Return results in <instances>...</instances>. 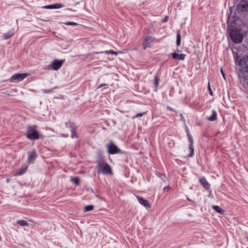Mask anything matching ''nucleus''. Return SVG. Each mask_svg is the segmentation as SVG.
Here are the masks:
<instances>
[{
  "mask_svg": "<svg viewBox=\"0 0 248 248\" xmlns=\"http://www.w3.org/2000/svg\"><path fill=\"white\" fill-rule=\"evenodd\" d=\"M98 172L104 174H110L112 173L111 170L109 166L107 164L104 158L100 157L97 161Z\"/></svg>",
  "mask_w": 248,
  "mask_h": 248,
  "instance_id": "f257e3e1",
  "label": "nucleus"
},
{
  "mask_svg": "<svg viewBox=\"0 0 248 248\" xmlns=\"http://www.w3.org/2000/svg\"><path fill=\"white\" fill-rule=\"evenodd\" d=\"M234 59L235 62H237L240 66V72H248V56H245L239 60L238 55L236 54L234 55Z\"/></svg>",
  "mask_w": 248,
  "mask_h": 248,
  "instance_id": "f03ea898",
  "label": "nucleus"
},
{
  "mask_svg": "<svg viewBox=\"0 0 248 248\" xmlns=\"http://www.w3.org/2000/svg\"><path fill=\"white\" fill-rule=\"evenodd\" d=\"M229 37L234 43H241L244 37L241 32H229Z\"/></svg>",
  "mask_w": 248,
  "mask_h": 248,
  "instance_id": "7ed1b4c3",
  "label": "nucleus"
},
{
  "mask_svg": "<svg viewBox=\"0 0 248 248\" xmlns=\"http://www.w3.org/2000/svg\"><path fill=\"white\" fill-rule=\"evenodd\" d=\"M239 77L243 86L248 90V72H240Z\"/></svg>",
  "mask_w": 248,
  "mask_h": 248,
  "instance_id": "20e7f679",
  "label": "nucleus"
},
{
  "mask_svg": "<svg viewBox=\"0 0 248 248\" xmlns=\"http://www.w3.org/2000/svg\"><path fill=\"white\" fill-rule=\"evenodd\" d=\"M64 62V60H55L51 64L47 65V69L57 71L61 67Z\"/></svg>",
  "mask_w": 248,
  "mask_h": 248,
  "instance_id": "39448f33",
  "label": "nucleus"
},
{
  "mask_svg": "<svg viewBox=\"0 0 248 248\" xmlns=\"http://www.w3.org/2000/svg\"><path fill=\"white\" fill-rule=\"evenodd\" d=\"M28 75V74L27 73L16 74L10 78L9 80L12 82H18L23 80Z\"/></svg>",
  "mask_w": 248,
  "mask_h": 248,
  "instance_id": "423d86ee",
  "label": "nucleus"
},
{
  "mask_svg": "<svg viewBox=\"0 0 248 248\" xmlns=\"http://www.w3.org/2000/svg\"><path fill=\"white\" fill-rule=\"evenodd\" d=\"M27 137L31 140L38 139V134L34 127H29L27 130Z\"/></svg>",
  "mask_w": 248,
  "mask_h": 248,
  "instance_id": "0eeeda50",
  "label": "nucleus"
},
{
  "mask_svg": "<svg viewBox=\"0 0 248 248\" xmlns=\"http://www.w3.org/2000/svg\"><path fill=\"white\" fill-rule=\"evenodd\" d=\"M155 38L151 36H148L145 38L142 44V46L144 49H146L147 47H150L152 46Z\"/></svg>",
  "mask_w": 248,
  "mask_h": 248,
  "instance_id": "6e6552de",
  "label": "nucleus"
},
{
  "mask_svg": "<svg viewBox=\"0 0 248 248\" xmlns=\"http://www.w3.org/2000/svg\"><path fill=\"white\" fill-rule=\"evenodd\" d=\"M237 8L238 10L241 12L248 11V0H242L237 5Z\"/></svg>",
  "mask_w": 248,
  "mask_h": 248,
  "instance_id": "1a4fd4ad",
  "label": "nucleus"
},
{
  "mask_svg": "<svg viewBox=\"0 0 248 248\" xmlns=\"http://www.w3.org/2000/svg\"><path fill=\"white\" fill-rule=\"evenodd\" d=\"M108 151L110 154H114L118 153L119 149L112 142H110L107 145Z\"/></svg>",
  "mask_w": 248,
  "mask_h": 248,
  "instance_id": "9d476101",
  "label": "nucleus"
},
{
  "mask_svg": "<svg viewBox=\"0 0 248 248\" xmlns=\"http://www.w3.org/2000/svg\"><path fill=\"white\" fill-rule=\"evenodd\" d=\"M137 199L140 204L144 206L146 208H149L151 207L150 204L147 200L140 196L137 197Z\"/></svg>",
  "mask_w": 248,
  "mask_h": 248,
  "instance_id": "9b49d317",
  "label": "nucleus"
},
{
  "mask_svg": "<svg viewBox=\"0 0 248 248\" xmlns=\"http://www.w3.org/2000/svg\"><path fill=\"white\" fill-rule=\"evenodd\" d=\"M187 136L189 141L190 142L189 149L190 150V152L188 156L192 157L194 155V149L193 146V140L192 137L189 134H187Z\"/></svg>",
  "mask_w": 248,
  "mask_h": 248,
  "instance_id": "f8f14e48",
  "label": "nucleus"
},
{
  "mask_svg": "<svg viewBox=\"0 0 248 248\" xmlns=\"http://www.w3.org/2000/svg\"><path fill=\"white\" fill-rule=\"evenodd\" d=\"M63 7V5L60 3H55L51 5H48L46 6H44L43 7L45 9H58Z\"/></svg>",
  "mask_w": 248,
  "mask_h": 248,
  "instance_id": "ddd939ff",
  "label": "nucleus"
},
{
  "mask_svg": "<svg viewBox=\"0 0 248 248\" xmlns=\"http://www.w3.org/2000/svg\"><path fill=\"white\" fill-rule=\"evenodd\" d=\"M172 56L174 60H183L185 58L186 55L185 54H178L174 52L172 54Z\"/></svg>",
  "mask_w": 248,
  "mask_h": 248,
  "instance_id": "4468645a",
  "label": "nucleus"
},
{
  "mask_svg": "<svg viewBox=\"0 0 248 248\" xmlns=\"http://www.w3.org/2000/svg\"><path fill=\"white\" fill-rule=\"evenodd\" d=\"M28 161L29 163H32L36 157V154L34 151L29 152Z\"/></svg>",
  "mask_w": 248,
  "mask_h": 248,
  "instance_id": "2eb2a0df",
  "label": "nucleus"
},
{
  "mask_svg": "<svg viewBox=\"0 0 248 248\" xmlns=\"http://www.w3.org/2000/svg\"><path fill=\"white\" fill-rule=\"evenodd\" d=\"M200 183L202 185V186L206 189H208L210 187V185L206 181L204 177H202L199 180Z\"/></svg>",
  "mask_w": 248,
  "mask_h": 248,
  "instance_id": "dca6fc26",
  "label": "nucleus"
},
{
  "mask_svg": "<svg viewBox=\"0 0 248 248\" xmlns=\"http://www.w3.org/2000/svg\"><path fill=\"white\" fill-rule=\"evenodd\" d=\"M217 113L215 110H212V115L206 118V119L209 121H213L217 119Z\"/></svg>",
  "mask_w": 248,
  "mask_h": 248,
  "instance_id": "f3484780",
  "label": "nucleus"
},
{
  "mask_svg": "<svg viewBox=\"0 0 248 248\" xmlns=\"http://www.w3.org/2000/svg\"><path fill=\"white\" fill-rule=\"evenodd\" d=\"M27 169H28V166H27L22 167L21 168V169L19 170V171L16 172V173H15L14 174V175L16 176V175H22L23 174L25 173L26 172Z\"/></svg>",
  "mask_w": 248,
  "mask_h": 248,
  "instance_id": "a211bd4d",
  "label": "nucleus"
},
{
  "mask_svg": "<svg viewBox=\"0 0 248 248\" xmlns=\"http://www.w3.org/2000/svg\"><path fill=\"white\" fill-rule=\"evenodd\" d=\"M212 208L218 213L223 214L224 213V210L217 205L212 206Z\"/></svg>",
  "mask_w": 248,
  "mask_h": 248,
  "instance_id": "6ab92c4d",
  "label": "nucleus"
},
{
  "mask_svg": "<svg viewBox=\"0 0 248 248\" xmlns=\"http://www.w3.org/2000/svg\"><path fill=\"white\" fill-rule=\"evenodd\" d=\"M17 223L21 226H27L28 223L24 220H19L17 221Z\"/></svg>",
  "mask_w": 248,
  "mask_h": 248,
  "instance_id": "aec40b11",
  "label": "nucleus"
},
{
  "mask_svg": "<svg viewBox=\"0 0 248 248\" xmlns=\"http://www.w3.org/2000/svg\"><path fill=\"white\" fill-rule=\"evenodd\" d=\"M101 53H104L106 54H112L117 55L118 54V52L116 51H114L113 50H106L105 51H102L100 52Z\"/></svg>",
  "mask_w": 248,
  "mask_h": 248,
  "instance_id": "412c9836",
  "label": "nucleus"
},
{
  "mask_svg": "<svg viewBox=\"0 0 248 248\" xmlns=\"http://www.w3.org/2000/svg\"><path fill=\"white\" fill-rule=\"evenodd\" d=\"M13 35V32H8L7 33L4 34L3 37L4 39H7L9 38L12 37Z\"/></svg>",
  "mask_w": 248,
  "mask_h": 248,
  "instance_id": "4be33fe9",
  "label": "nucleus"
},
{
  "mask_svg": "<svg viewBox=\"0 0 248 248\" xmlns=\"http://www.w3.org/2000/svg\"><path fill=\"white\" fill-rule=\"evenodd\" d=\"M93 209V206L92 205H86L84 207V211H90Z\"/></svg>",
  "mask_w": 248,
  "mask_h": 248,
  "instance_id": "5701e85b",
  "label": "nucleus"
},
{
  "mask_svg": "<svg viewBox=\"0 0 248 248\" xmlns=\"http://www.w3.org/2000/svg\"><path fill=\"white\" fill-rule=\"evenodd\" d=\"M181 44V35L179 33L177 35L176 38V45L179 46Z\"/></svg>",
  "mask_w": 248,
  "mask_h": 248,
  "instance_id": "b1692460",
  "label": "nucleus"
},
{
  "mask_svg": "<svg viewBox=\"0 0 248 248\" xmlns=\"http://www.w3.org/2000/svg\"><path fill=\"white\" fill-rule=\"evenodd\" d=\"M159 81V78L157 76H155V82H154V85L155 87H156L158 86Z\"/></svg>",
  "mask_w": 248,
  "mask_h": 248,
  "instance_id": "393cba45",
  "label": "nucleus"
},
{
  "mask_svg": "<svg viewBox=\"0 0 248 248\" xmlns=\"http://www.w3.org/2000/svg\"><path fill=\"white\" fill-rule=\"evenodd\" d=\"M71 181L76 185H78L79 183V179L78 177L72 178Z\"/></svg>",
  "mask_w": 248,
  "mask_h": 248,
  "instance_id": "a878e982",
  "label": "nucleus"
},
{
  "mask_svg": "<svg viewBox=\"0 0 248 248\" xmlns=\"http://www.w3.org/2000/svg\"><path fill=\"white\" fill-rule=\"evenodd\" d=\"M71 137L72 138H76L77 137V133L76 132V131L74 130V129H72L71 130Z\"/></svg>",
  "mask_w": 248,
  "mask_h": 248,
  "instance_id": "bb28decb",
  "label": "nucleus"
},
{
  "mask_svg": "<svg viewBox=\"0 0 248 248\" xmlns=\"http://www.w3.org/2000/svg\"><path fill=\"white\" fill-rule=\"evenodd\" d=\"M64 24L66 25H77V23L74 22H66L64 23Z\"/></svg>",
  "mask_w": 248,
  "mask_h": 248,
  "instance_id": "cd10ccee",
  "label": "nucleus"
},
{
  "mask_svg": "<svg viewBox=\"0 0 248 248\" xmlns=\"http://www.w3.org/2000/svg\"><path fill=\"white\" fill-rule=\"evenodd\" d=\"M42 92L44 93H52L53 92V90L52 89H50V90L43 89V90H42Z\"/></svg>",
  "mask_w": 248,
  "mask_h": 248,
  "instance_id": "c85d7f7f",
  "label": "nucleus"
},
{
  "mask_svg": "<svg viewBox=\"0 0 248 248\" xmlns=\"http://www.w3.org/2000/svg\"><path fill=\"white\" fill-rule=\"evenodd\" d=\"M146 112L138 113L135 117H134V118H135V117H141Z\"/></svg>",
  "mask_w": 248,
  "mask_h": 248,
  "instance_id": "c756f323",
  "label": "nucleus"
},
{
  "mask_svg": "<svg viewBox=\"0 0 248 248\" xmlns=\"http://www.w3.org/2000/svg\"><path fill=\"white\" fill-rule=\"evenodd\" d=\"M169 20V16H166L162 20V22H167V21H168Z\"/></svg>",
  "mask_w": 248,
  "mask_h": 248,
  "instance_id": "7c9ffc66",
  "label": "nucleus"
},
{
  "mask_svg": "<svg viewBox=\"0 0 248 248\" xmlns=\"http://www.w3.org/2000/svg\"><path fill=\"white\" fill-rule=\"evenodd\" d=\"M208 89L210 94L211 95H213V92H212V90H211V89L210 88V86L209 85V83L208 84Z\"/></svg>",
  "mask_w": 248,
  "mask_h": 248,
  "instance_id": "2f4dec72",
  "label": "nucleus"
},
{
  "mask_svg": "<svg viewBox=\"0 0 248 248\" xmlns=\"http://www.w3.org/2000/svg\"><path fill=\"white\" fill-rule=\"evenodd\" d=\"M220 72H221V74L222 75V77H223L224 79H225V73H224V71L222 70V68L220 69Z\"/></svg>",
  "mask_w": 248,
  "mask_h": 248,
  "instance_id": "473e14b6",
  "label": "nucleus"
},
{
  "mask_svg": "<svg viewBox=\"0 0 248 248\" xmlns=\"http://www.w3.org/2000/svg\"><path fill=\"white\" fill-rule=\"evenodd\" d=\"M107 85V84H105V83H103V84H100L97 87V89H99L101 87L104 86H106Z\"/></svg>",
  "mask_w": 248,
  "mask_h": 248,
  "instance_id": "72a5a7b5",
  "label": "nucleus"
},
{
  "mask_svg": "<svg viewBox=\"0 0 248 248\" xmlns=\"http://www.w3.org/2000/svg\"><path fill=\"white\" fill-rule=\"evenodd\" d=\"M170 187H169V186H167V187H165L164 188V189L165 190H168H168H170Z\"/></svg>",
  "mask_w": 248,
  "mask_h": 248,
  "instance_id": "f704fd0d",
  "label": "nucleus"
},
{
  "mask_svg": "<svg viewBox=\"0 0 248 248\" xmlns=\"http://www.w3.org/2000/svg\"><path fill=\"white\" fill-rule=\"evenodd\" d=\"M229 31H235V29H232L231 30H230Z\"/></svg>",
  "mask_w": 248,
  "mask_h": 248,
  "instance_id": "c9c22d12",
  "label": "nucleus"
},
{
  "mask_svg": "<svg viewBox=\"0 0 248 248\" xmlns=\"http://www.w3.org/2000/svg\"><path fill=\"white\" fill-rule=\"evenodd\" d=\"M168 108L170 110H172V109H171L170 107H168Z\"/></svg>",
  "mask_w": 248,
  "mask_h": 248,
  "instance_id": "e433bc0d",
  "label": "nucleus"
}]
</instances>
